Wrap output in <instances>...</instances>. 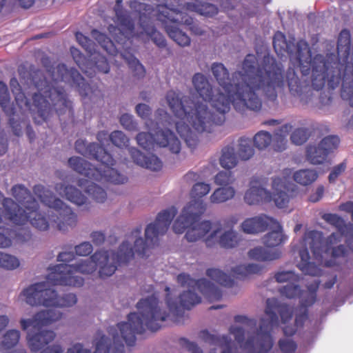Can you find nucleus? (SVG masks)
I'll return each mask as SVG.
<instances>
[{"instance_id":"f257e3e1","label":"nucleus","mask_w":353,"mask_h":353,"mask_svg":"<svg viewBox=\"0 0 353 353\" xmlns=\"http://www.w3.org/2000/svg\"><path fill=\"white\" fill-rule=\"evenodd\" d=\"M242 69L234 72L230 79L223 63H214L211 70L221 90L214 89L203 74L196 73L192 83L199 96L181 97L174 90L167 92V103L180 119L175 123L176 130L190 148L194 149L199 142L190 125L198 132H210L213 124L221 125L225 122V114L231 104L241 113L259 112L262 108L260 91L268 100H276V89L283 88L285 77L282 65L273 57L264 55L259 64L256 57L249 54L244 59Z\"/></svg>"},{"instance_id":"f03ea898","label":"nucleus","mask_w":353,"mask_h":353,"mask_svg":"<svg viewBox=\"0 0 353 353\" xmlns=\"http://www.w3.org/2000/svg\"><path fill=\"white\" fill-rule=\"evenodd\" d=\"M133 256V248L128 241H123L117 252L99 250L90 258L81 259L74 264L61 263L53 266L50 268L51 272L47 276L46 282L32 284L21 292L28 304L49 307L37 312L32 319H21V328L26 330L31 327L34 330H39L50 325L61 318L59 307H71L76 304L77 299L74 294L59 296L56 290L50 288V285L81 287L83 285L84 279L76 274H89L97 268L100 278L109 277L115 272L119 265L127 264Z\"/></svg>"},{"instance_id":"7ed1b4c3","label":"nucleus","mask_w":353,"mask_h":353,"mask_svg":"<svg viewBox=\"0 0 353 353\" xmlns=\"http://www.w3.org/2000/svg\"><path fill=\"white\" fill-rule=\"evenodd\" d=\"M165 290L169 312L162 309L154 294L141 299L137 304L139 314L131 312L128 315V322H121L116 327H109L108 332L112 337V345L110 339L102 334L95 343L94 353H109L110 351L112 353H125L124 342L128 346H134L137 334H143L145 328L152 332L159 330L162 323L170 318V313L172 315V321H178L179 317L183 316L185 310H190L201 301V297L191 290L181 293L179 301L171 298L169 287L166 286Z\"/></svg>"},{"instance_id":"20e7f679","label":"nucleus","mask_w":353,"mask_h":353,"mask_svg":"<svg viewBox=\"0 0 353 353\" xmlns=\"http://www.w3.org/2000/svg\"><path fill=\"white\" fill-rule=\"evenodd\" d=\"M43 65L52 82H48L46 78L34 82L38 91L32 94V103L27 99L16 77H12L9 82L19 108L35 112V123L40 124L46 121L52 110L59 116L66 112L68 114H72V102L68 99L64 88L55 85L57 82H65L74 87L83 101L88 98L94 102L102 97L101 90L87 83L76 68L68 69L64 63H59L55 67L45 63Z\"/></svg>"},{"instance_id":"39448f33","label":"nucleus","mask_w":353,"mask_h":353,"mask_svg":"<svg viewBox=\"0 0 353 353\" xmlns=\"http://www.w3.org/2000/svg\"><path fill=\"white\" fill-rule=\"evenodd\" d=\"M34 194L48 208V219L39 210V203L30 192L23 185H15L12 188V194L17 201L5 198L3 205L5 219L16 225L23 226L28 221L39 230L45 231L50 224L58 230L65 232L76 226L77 216L72 209L43 185L39 184L33 187Z\"/></svg>"},{"instance_id":"423d86ee","label":"nucleus","mask_w":353,"mask_h":353,"mask_svg":"<svg viewBox=\"0 0 353 353\" xmlns=\"http://www.w3.org/2000/svg\"><path fill=\"white\" fill-rule=\"evenodd\" d=\"M74 147L78 153L100 163L99 168H97L81 157H70L68 164L75 172L97 181L103 179L114 183H123L125 181L123 174L113 168L115 160L101 145L96 143H87L85 140L80 139L76 141Z\"/></svg>"},{"instance_id":"0eeeda50","label":"nucleus","mask_w":353,"mask_h":353,"mask_svg":"<svg viewBox=\"0 0 353 353\" xmlns=\"http://www.w3.org/2000/svg\"><path fill=\"white\" fill-rule=\"evenodd\" d=\"M210 190V186L208 183H195L191 190L194 200L183 208L181 214L174 222L172 229L175 233L182 234L187 229L185 237L189 242L199 241L212 229L210 221L198 222L205 210V204L199 199L208 194Z\"/></svg>"},{"instance_id":"6e6552de","label":"nucleus","mask_w":353,"mask_h":353,"mask_svg":"<svg viewBox=\"0 0 353 353\" xmlns=\"http://www.w3.org/2000/svg\"><path fill=\"white\" fill-rule=\"evenodd\" d=\"M175 3L159 4L156 7L157 19L162 23L168 35L179 46L182 47L190 45V37L181 30L179 26L186 25L192 33L196 35H202L204 33L199 24L194 22L193 18L187 13L181 10L183 6L179 4V0H174Z\"/></svg>"},{"instance_id":"1a4fd4ad","label":"nucleus","mask_w":353,"mask_h":353,"mask_svg":"<svg viewBox=\"0 0 353 353\" xmlns=\"http://www.w3.org/2000/svg\"><path fill=\"white\" fill-rule=\"evenodd\" d=\"M343 234H344L341 232L332 233L326 239V248H324V237L323 232L317 230H310L305 232L302 239V244L305 248L299 250L301 261L298 264L299 268L305 274L319 276L321 273V269L315 265L314 263L310 262V256L307 246H309V248L313 254V257L317 261H321L323 259V253L328 252L332 245L341 242Z\"/></svg>"},{"instance_id":"9d476101","label":"nucleus","mask_w":353,"mask_h":353,"mask_svg":"<svg viewBox=\"0 0 353 353\" xmlns=\"http://www.w3.org/2000/svg\"><path fill=\"white\" fill-rule=\"evenodd\" d=\"M294 186L285 176L275 177L272 180V193L262 187L261 182L254 177L250 181V187L245 194L244 200L249 205H256L269 202L272 199L278 208H283L294 196Z\"/></svg>"},{"instance_id":"9b49d317","label":"nucleus","mask_w":353,"mask_h":353,"mask_svg":"<svg viewBox=\"0 0 353 353\" xmlns=\"http://www.w3.org/2000/svg\"><path fill=\"white\" fill-rule=\"evenodd\" d=\"M176 214L177 209L174 206L159 212L154 222L147 225L145 230V240L141 237L135 239L134 252L141 257L145 256L147 250L158 243L159 236L166 233Z\"/></svg>"},{"instance_id":"f8f14e48","label":"nucleus","mask_w":353,"mask_h":353,"mask_svg":"<svg viewBox=\"0 0 353 353\" xmlns=\"http://www.w3.org/2000/svg\"><path fill=\"white\" fill-rule=\"evenodd\" d=\"M136 139L138 145L145 150H153L156 145L168 147L174 154H178L181 150L179 140L173 132L167 128L157 131L154 135L150 132H139Z\"/></svg>"},{"instance_id":"ddd939ff","label":"nucleus","mask_w":353,"mask_h":353,"mask_svg":"<svg viewBox=\"0 0 353 353\" xmlns=\"http://www.w3.org/2000/svg\"><path fill=\"white\" fill-rule=\"evenodd\" d=\"M123 0H116L114 7L115 16L123 30L113 25H110L108 31L114 41L118 44L124 45L134 36L139 37L134 32V22L128 12L123 8Z\"/></svg>"},{"instance_id":"4468645a","label":"nucleus","mask_w":353,"mask_h":353,"mask_svg":"<svg viewBox=\"0 0 353 353\" xmlns=\"http://www.w3.org/2000/svg\"><path fill=\"white\" fill-rule=\"evenodd\" d=\"M339 143L338 136L330 135L324 137L318 145H310L307 147V160L314 165L323 163L327 156L337 149Z\"/></svg>"},{"instance_id":"2eb2a0df","label":"nucleus","mask_w":353,"mask_h":353,"mask_svg":"<svg viewBox=\"0 0 353 353\" xmlns=\"http://www.w3.org/2000/svg\"><path fill=\"white\" fill-rule=\"evenodd\" d=\"M129 7L139 14V24L143 30L141 33L145 32L159 48H166L168 53H170V49L167 48V41L164 36L157 31L154 26L149 24V17L145 13L141 12L143 10L148 11V6L137 0H133L130 1Z\"/></svg>"},{"instance_id":"dca6fc26","label":"nucleus","mask_w":353,"mask_h":353,"mask_svg":"<svg viewBox=\"0 0 353 353\" xmlns=\"http://www.w3.org/2000/svg\"><path fill=\"white\" fill-rule=\"evenodd\" d=\"M56 337V334L52 330H43L32 335L28 333V344L32 352L39 353H63V347L60 344L50 345Z\"/></svg>"},{"instance_id":"f3484780","label":"nucleus","mask_w":353,"mask_h":353,"mask_svg":"<svg viewBox=\"0 0 353 353\" xmlns=\"http://www.w3.org/2000/svg\"><path fill=\"white\" fill-rule=\"evenodd\" d=\"M177 282L182 287H188L193 290L197 289L210 301H219L222 297V292L220 288L206 279L195 280L189 274L181 273L177 276Z\"/></svg>"},{"instance_id":"a211bd4d","label":"nucleus","mask_w":353,"mask_h":353,"mask_svg":"<svg viewBox=\"0 0 353 353\" xmlns=\"http://www.w3.org/2000/svg\"><path fill=\"white\" fill-rule=\"evenodd\" d=\"M221 229L220 226L213 228L212 225V229L199 240L204 238L212 230L211 233L204 239L208 247H214L218 244L223 248L228 249L235 248L240 241L238 233L230 230L225 231L218 238V234L220 232Z\"/></svg>"},{"instance_id":"6ab92c4d","label":"nucleus","mask_w":353,"mask_h":353,"mask_svg":"<svg viewBox=\"0 0 353 353\" xmlns=\"http://www.w3.org/2000/svg\"><path fill=\"white\" fill-rule=\"evenodd\" d=\"M0 106L4 113L9 117V124L12 129L13 133L19 137L21 134V123L14 118L16 110L11 103V98L8 88L6 83L0 81Z\"/></svg>"},{"instance_id":"aec40b11","label":"nucleus","mask_w":353,"mask_h":353,"mask_svg":"<svg viewBox=\"0 0 353 353\" xmlns=\"http://www.w3.org/2000/svg\"><path fill=\"white\" fill-rule=\"evenodd\" d=\"M275 219L265 214L246 219L241 223V228L245 233L257 234L263 232L274 223Z\"/></svg>"},{"instance_id":"412c9836","label":"nucleus","mask_w":353,"mask_h":353,"mask_svg":"<svg viewBox=\"0 0 353 353\" xmlns=\"http://www.w3.org/2000/svg\"><path fill=\"white\" fill-rule=\"evenodd\" d=\"M125 178V181L123 183H114V184H122L125 183L128 181V178L123 175ZM93 181H95V179H92L90 178H88L86 179H80L78 181V185L83 189L85 192H87L90 196L92 197L94 200H95L98 203H103L107 197V194L105 191L97 185L95 183H94ZM96 181H97L96 180ZM99 182H110L114 183V182H111L110 181L106 180L105 179H103L101 181H99Z\"/></svg>"},{"instance_id":"4be33fe9","label":"nucleus","mask_w":353,"mask_h":353,"mask_svg":"<svg viewBox=\"0 0 353 353\" xmlns=\"http://www.w3.org/2000/svg\"><path fill=\"white\" fill-rule=\"evenodd\" d=\"M129 153L133 161L141 167L152 171H159L163 166L161 161L156 155L146 156L134 147L129 148Z\"/></svg>"},{"instance_id":"5701e85b","label":"nucleus","mask_w":353,"mask_h":353,"mask_svg":"<svg viewBox=\"0 0 353 353\" xmlns=\"http://www.w3.org/2000/svg\"><path fill=\"white\" fill-rule=\"evenodd\" d=\"M6 234L0 232V248H8L12 245L13 239L24 242L28 241L31 237L29 229L20 227L17 229H6Z\"/></svg>"},{"instance_id":"b1692460","label":"nucleus","mask_w":353,"mask_h":353,"mask_svg":"<svg viewBox=\"0 0 353 353\" xmlns=\"http://www.w3.org/2000/svg\"><path fill=\"white\" fill-rule=\"evenodd\" d=\"M268 229L271 231L263 237V243L270 249H275L274 248L283 243L287 237L283 234L282 226L276 220Z\"/></svg>"},{"instance_id":"393cba45","label":"nucleus","mask_w":353,"mask_h":353,"mask_svg":"<svg viewBox=\"0 0 353 353\" xmlns=\"http://www.w3.org/2000/svg\"><path fill=\"white\" fill-rule=\"evenodd\" d=\"M55 188L60 194L65 195L68 201L77 205H82L86 203V196L74 186H65L62 183H58L56 185Z\"/></svg>"},{"instance_id":"a878e982","label":"nucleus","mask_w":353,"mask_h":353,"mask_svg":"<svg viewBox=\"0 0 353 353\" xmlns=\"http://www.w3.org/2000/svg\"><path fill=\"white\" fill-rule=\"evenodd\" d=\"M281 256L279 249H270L266 247H256L248 252L250 259L258 261H267L277 259Z\"/></svg>"},{"instance_id":"bb28decb","label":"nucleus","mask_w":353,"mask_h":353,"mask_svg":"<svg viewBox=\"0 0 353 353\" xmlns=\"http://www.w3.org/2000/svg\"><path fill=\"white\" fill-rule=\"evenodd\" d=\"M219 162L221 165L227 170H230L237 165L238 157L235 153V148L233 143L231 145H228L222 148Z\"/></svg>"},{"instance_id":"cd10ccee","label":"nucleus","mask_w":353,"mask_h":353,"mask_svg":"<svg viewBox=\"0 0 353 353\" xmlns=\"http://www.w3.org/2000/svg\"><path fill=\"white\" fill-rule=\"evenodd\" d=\"M186 10L196 12L205 17H213L218 13L216 6L209 3H186L183 8Z\"/></svg>"},{"instance_id":"c85d7f7f","label":"nucleus","mask_w":353,"mask_h":353,"mask_svg":"<svg viewBox=\"0 0 353 353\" xmlns=\"http://www.w3.org/2000/svg\"><path fill=\"white\" fill-rule=\"evenodd\" d=\"M201 333L205 341L223 348L221 353H232L231 339L228 336L212 334L207 330L202 331Z\"/></svg>"},{"instance_id":"c756f323","label":"nucleus","mask_w":353,"mask_h":353,"mask_svg":"<svg viewBox=\"0 0 353 353\" xmlns=\"http://www.w3.org/2000/svg\"><path fill=\"white\" fill-rule=\"evenodd\" d=\"M262 269V266L259 265L249 263L236 266L232 270V273L236 279H244L252 274L261 273Z\"/></svg>"},{"instance_id":"7c9ffc66","label":"nucleus","mask_w":353,"mask_h":353,"mask_svg":"<svg viewBox=\"0 0 353 353\" xmlns=\"http://www.w3.org/2000/svg\"><path fill=\"white\" fill-rule=\"evenodd\" d=\"M206 275L216 283L225 287H232L234 283V279L219 269L209 268L206 270Z\"/></svg>"},{"instance_id":"2f4dec72","label":"nucleus","mask_w":353,"mask_h":353,"mask_svg":"<svg viewBox=\"0 0 353 353\" xmlns=\"http://www.w3.org/2000/svg\"><path fill=\"white\" fill-rule=\"evenodd\" d=\"M293 177L296 183L303 185H308L316 180L318 173L314 170L304 169L296 171Z\"/></svg>"},{"instance_id":"473e14b6","label":"nucleus","mask_w":353,"mask_h":353,"mask_svg":"<svg viewBox=\"0 0 353 353\" xmlns=\"http://www.w3.org/2000/svg\"><path fill=\"white\" fill-rule=\"evenodd\" d=\"M235 190L232 187H223L217 188L210 196V201L213 203H223L234 197Z\"/></svg>"},{"instance_id":"72a5a7b5","label":"nucleus","mask_w":353,"mask_h":353,"mask_svg":"<svg viewBox=\"0 0 353 353\" xmlns=\"http://www.w3.org/2000/svg\"><path fill=\"white\" fill-rule=\"evenodd\" d=\"M20 332L16 330H8L3 336L1 341V347L5 353H10V350L19 343Z\"/></svg>"},{"instance_id":"f704fd0d","label":"nucleus","mask_w":353,"mask_h":353,"mask_svg":"<svg viewBox=\"0 0 353 353\" xmlns=\"http://www.w3.org/2000/svg\"><path fill=\"white\" fill-rule=\"evenodd\" d=\"M70 53L72 57L77 63V65L79 67V68L88 77H91L92 75V72H90L87 69L88 65L91 64L90 61L81 52V51L74 48H70Z\"/></svg>"},{"instance_id":"c9c22d12","label":"nucleus","mask_w":353,"mask_h":353,"mask_svg":"<svg viewBox=\"0 0 353 353\" xmlns=\"http://www.w3.org/2000/svg\"><path fill=\"white\" fill-rule=\"evenodd\" d=\"M290 124H285L275 131L274 135L277 144L274 145V150L276 151H283L285 148V137L292 130Z\"/></svg>"},{"instance_id":"e433bc0d","label":"nucleus","mask_w":353,"mask_h":353,"mask_svg":"<svg viewBox=\"0 0 353 353\" xmlns=\"http://www.w3.org/2000/svg\"><path fill=\"white\" fill-rule=\"evenodd\" d=\"M238 154L241 159L246 161L254 154V149L252 146V141L249 139L241 137L239 140Z\"/></svg>"},{"instance_id":"4c0bfd02","label":"nucleus","mask_w":353,"mask_h":353,"mask_svg":"<svg viewBox=\"0 0 353 353\" xmlns=\"http://www.w3.org/2000/svg\"><path fill=\"white\" fill-rule=\"evenodd\" d=\"M92 35L98 41L103 48L110 54H115L117 53V48L112 41H111L105 34L94 30L92 32Z\"/></svg>"},{"instance_id":"58836bf2","label":"nucleus","mask_w":353,"mask_h":353,"mask_svg":"<svg viewBox=\"0 0 353 353\" xmlns=\"http://www.w3.org/2000/svg\"><path fill=\"white\" fill-rule=\"evenodd\" d=\"M122 56L126 61L129 68L132 70L134 77L140 79L145 76V68L137 58L132 54L128 57L124 54H122Z\"/></svg>"},{"instance_id":"ea45409f","label":"nucleus","mask_w":353,"mask_h":353,"mask_svg":"<svg viewBox=\"0 0 353 353\" xmlns=\"http://www.w3.org/2000/svg\"><path fill=\"white\" fill-rule=\"evenodd\" d=\"M272 141V137L270 133L266 131H259L253 139L255 147L259 150H263L269 146Z\"/></svg>"},{"instance_id":"a19ab883","label":"nucleus","mask_w":353,"mask_h":353,"mask_svg":"<svg viewBox=\"0 0 353 353\" xmlns=\"http://www.w3.org/2000/svg\"><path fill=\"white\" fill-rule=\"evenodd\" d=\"M112 143L120 148H126L129 145L128 137L120 130H114L109 135Z\"/></svg>"},{"instance_id":"79ce46f5","label":"nucleus","mask_w":353,"mask_h":353,"mask_svg":"<svg viewBox=\"0 0 353 353\" xmlns=\"http://www.w3.org/2000/svg\"><path fill=\"white\" fill-rule=\"evenodd\" d=\"M280 293L289 299L299 296L301 290L299 285L295 284L294 281L289 282L286 285L279 290Z\"/></svg>"},{"instance_id":"37998d69","label":"nucleus","mask_w":353,"mask_h":353,"mask_svg":"<svg viewBox=\"0 0 353 353\" xmlns=\"http://www.w3.org/2000/svg\"><path fill=\"white\" fill-rule=\"evenodd\" d=\"M17 258L3 252H0V267L8 270H13L19 267Z\"/></svg>"},{"instance_id":"c03bdc74","label":"nucleus","mask_w":353,"mask_h":353,"mask_svg":"<svg viewBox=\"0 0 353 353\" xmlns=\"http://www.w3.org/2000/svg\"><path fill=\"white\" fill-rule=\"evenodd\" d=\"M234 181V176L232 174L231 171H221L214 178L216 184L223 186H227L232 184Z\"/></svg>"},{"instance_id":"a18cd8bd","label":"nucleus","mask_w":353,"mask_h":353,"mask_svg":"<svg viewBox=\"0 0 353 353\" xmlns=\"http://www.w3.org/2000/svg\"><path fill=\"white\" fill-rule=\"evenodd\" d=\"M308 139L307 130L305 128L296 129L291 134L290 139L297 145H302Z\"/></svg>"},{"instance_id":"49530a36","label":"nucleus","mask_w":353,"mask_h":353,"mask_svg":"<svg viewBox=\"0 0 353 353\" xmlns=\"http://www.w3.org/2000/svg\"><path fill=\"white\" fill-rule=\"evenodd\" d=\"M319 281L316 283V285L314 290H310L305 292V295L301 299V305L306 309L307 307L312 305L314 303L316 299V290L319 287Z\"/></svg>"},{"instance_id":"de8ad7c7","label":"nucleus","mask_w":353,"mask_h":353,"mask_svg":"<svg viewBox=\"0 0 353 353\" xmlns=\"http://www.w3.org/2000/svg\"><path fill=\"white\" fill-rule=\"evenodd\" d=\"M92 59L94 61V67L96 69L104 74L108 73L110 71V65L107 61V59L99 54H93Z\"/></svg>"},{"instance_id":"09e8293b","label":"nucleus","mask_w":353,"mask_h":353,"mask_svg":"<svg viewBox=\"0 0 353 353\" xmlns=\"http://www.w3.org/2000/svg\"><path fill=\"white\" fill-rule=\"evenodd\" d=\"M278 345L282 353H294L297 348L296 343L288 339H281Z\"/></svg>"},{"instance_id":"8fccbe9b","label":"nucleus","mask_w":353,"mask_h":353,"mask_svg":"<svg viewBox=\"0 0 353 353\" xmlns=\"http://www.w3.org/2000/svg\"><path fill=\"white\" fill-rule=\"evenodd\" d=\"M121 125L127 130H137V123L134 121L133 117L129 114H123L120 117Z\"/></svg>"},{"instance_id":"3c124183","label":"nucleus","mask_w":353,"mask_h":353,"mask_svg":"<svg viewBox=\"0 0 353 353\" xmlns=\"http://www.w3.org/2000/svg\"><path fill=\"white\" fill-rule=\"evenodd\" d=\"M77 42L89 53L92 54L94 50V42L81 32H77L75 34Z\"/></svg>"},{"instance_id":"603ef678","label":"nucleus","mask_w":353,"mask_h":353,"mask_svg":"<svg viewBox=\"0 0 353 353\" xmlns=\"http://www.w3.org/2000/svg\"><path fill=\"white\" fill-rule=\"evenodd\" d=\"M274 278L279 283L297 281L296 275L292 271H283L275 274Z\"/></svg>"},{"instance_id":"864d4df0","label":"nucleus","mask_w":353,"mask_h":353,"mask_svg":"<svg viewBox=\"0 0 353 353\" xmlns=\"http://www.w3.org/2000/svg\"><path fill=\"white\" fill-rule=\"evenodd\" d=\"M136 113L143 119H146L152 114L151 108L145 103H139L135 107Z\"/></svg>"},{"instance_id":"5fc2aeb1","label":"nucleus","mask_w":353,"mask_h":353,"mask_svg":"<svg viewBox=\"0 0 353 353\" xmlns=\"http://www.w3.org/2000/svg\"><path fill=\"white\" fill-rule=\"evenodd\" d=\"M74 249L76 254L79 256H88L93 250L92 245L89 242H83L76 245Z\"/></svg>"},{"instance_id":"6e6d98bb","label":"nucleus","mask_w":353,"mask_h":353,"mask_svg":"<svg viewBox=\"0 0 353 353\" xmlns=\"http://www.w3.org/2000/svg\"><path fill=\"white\" fill-rule=\"evenodd\" d=\"M230 332L234 335L235 340L238 343L242 344L245 340V331L241 327H232Z\"/></svg>"},{"instance_id":"4d7b16f0","label":"nucleus","mask_w":353,"mask_h":353,"mask_svg":"<svg viewBox=\"0 0 353 353\" xmlns=\"http://www.w3.org/2000/svg\"><path fill=\"white\" fill-rule=\"evenodd\" d=\"M347 254V250L345 245H339L332 248L331 255L332 258H341L345 256Z\"/></svg>"},{"instance_id":"13d9d810","label":"nucleus","mask_w":353,"mask_h":353,"mask_svg":"<svg viewBox=\"0 0 353 353\" xmlns=\"http://www.w3.org/2000/svg\"><path fill=\"white\" fill-rule=\"evenodd\" d=\"M324 194V187L323 185H319L315 192L311 193L309 196V201L312 203L318 202L321 199Z\"/></svg>"},{"instance_id":"bf43d9fd","label":"nucleus","mask_w":353,"mask_h":353,"mask_svg":"<svg viewBox=\"0 0 353 353\" xmlns=\"http://www.w3.org/2000/svg\"><path fill=\"white\" fill-rule=\"evenodd\" d=\"M91 238H92V242L96 245H100L103 244L105 239V234L101 232H93L91 234Z\"/></svg>"},{"instance_id":"052dcab7","label":"nucleus","mask_w":353,"mask_h":353,"mask_svg":"<svg viewBox=\"0 0 353 353\" xmlns=\"http://www.w3.org/2000/svg\"><path fill=\"white\" fill-rule=\"evenodd\" d=\"M74 259V254L72 252H63L59 254L57 260L65 263L72 261Z\"/></svg>"},{"instance_id":"680f3d73","label":"nucleus","mask_w":353,"mask_h":353,"mask_svg":"<svg viewBox=\"0 0 353 353\" xmlns=\"http://www.w3.org/2000/svg\"><path fill=\"white\" fill-rule=\"evenodd\" d=\"M307 309H305L303 312L296 315L294 326L297 329L300 327H302L303 325V323L307 320Z\"/></svg>"},{"instance_id":"e2e57ef3","label":"nucleus","mask_w":353,"mask_h":353,"mask_svg":"<svg viewBox=\"0 0 353 353\" xmlns=\"http://www.w3.org/2000/svg\"><path fill=\"white\" fill-rule=\"evenodd\" d=\"M334 225L337 230L339 231V232L344 234L346 229H347V225L343 218H341L340 216L339 218H337L336 221L334 222V223L332 225Z\"/></svg>"},{"instance_id":"0e129e2a","label":"nucleus","mask_w":353,"mask_h":353,"mask_svg":"<svg viewBox=\"0 0 353 353\" xmlns=\"http://www.w3.org/2000/svg\"><path fill=\"white\" fill-rule=\"evenodd\" d=\"M297 330V328L293 326L285 325L283 328V334L285 336H293Z\"/></svg>"},{"instance_id":"69168bd1","label":"nucleus","mask_w":353,"mask_h":353,"mask_svg":"<svg viewBox=\"0 0 353 353\" xmlns=\"http://www.w3.org/2000/svg\"><path fill=\"white\" fill-rule=\"evenodd\" d=\"M109 135L107 131H99L97 134V139L101 143H103L105 141L109 139Z\"/></svg>"},{"instance_id":"338daca9","label":"nucleus","mask_w":353,"mask_h":353,"mask_svg":"<svg viewBox=\"0 0 353 353\" xmlns=\"http://www.w3.org/2000/svg\"><path fill=\"white\" fill-rule=\"evenodd\" d=\"M346 168V164L345 163L343 162L340 164L334 166L332 169V172H334L335 174H336L338 176H339L341 174H342Z\"/></svg>"},{"instance_id":"774afa93","label":"nucleus","mask_w":353,"mask_h":353,"mask_svg":"<svg viewBox=\"0 0 353 353\" xmlns=\"http://www.w3.org/2000/svg\"><path fill=\"white\" fill-rule=\"evenodd\" d=\"M339 216L336 214H326L323 216V219L330 224L333 225Z\"/></svg>"}]
</instances>
